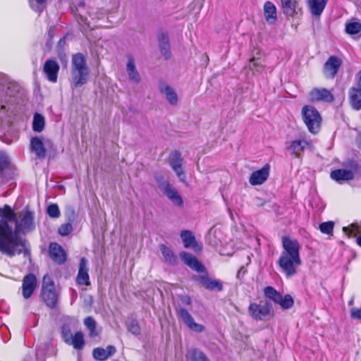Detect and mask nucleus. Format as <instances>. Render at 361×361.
<instances>
[{
    "label": "nucleus",
    "instance_id": "1",
    "mask_svg": "<svg viewBox=\"0 0 361 361\" xmlns=\"http://www.w3.org/2000/svg\"><path fill=\"white\" fill-rule=\"evenodd\" d=\"M0 252L8 257L27 253L28 244L25 238L13 233L8 221L16 219V214L8 204L0 208Z\"/></svg>",
    "mask_w": 361,
    "mask_h": 361
},
{
    "label": "nucleus",
    "instance_id": "2",
    "mask_svg": "<svg viewBox=\"0 0 361 361\" xmlns=\"http://www.w3.org/2000/svg\"><path fill=\"white\" fill-rule=\"evenodd\" d=\"M283 250L278 260L281 271L287 278L295 276L298 267L302 264L300 250L301 245L295 238L283 236L281 239Z\"/></svg>",
    "mask_w": 361,
    "mask_h": 361
},
{
    "label": "nucleus",
    "instance_id": "3",
    "mask_svg": "<svg viewBox=\"0 0 361 361\" xmlns=\"http://www.w3.org/2000/svg\"><path fill=\"white\" fill-rule=\"evenodd\" d=\"M16 228L13 233L19 235L18 233L25 234L32 231L35 228L34 213L27 209H24L16 215Z\"/></svg>",
    "mask_w": 361,
    "mask_h": 361
},
{
    "label": "nucleus",
    "instance_id": "4",
    "mask_svg": "<svg viewBox=\"0 0 361 361\" xmlns=\"http://www.w3.org/2000/svg\"><path fill=\"white\" fill-rule=\"evenodd\" d=\"M302 120L308 130L317 134L320 130L322 117L319 111L312 106H305L302 109Z\"/></svg>",
    "mask_w": 361,
    "mask_h": 361
},
{
    "label": "nucleus",
    "instance_id": "5",
    "mask_svg": "<svg viewBox=\"0 0 361 361\" xmlns=\"http://www.w3.org/2000/svg\"><path fill=\"white\" fill-rule=\"evenodd\" d=\"M42 297L47 306L51 308L56 306L58 295L56 293L54 283L47 276L43 279Z\"/></svg>",
    "mask_w": 361,
    "mask_h": 361
},
{
    "label": "nucleus",
    "instance_id": "6",
    "mask_svg": "<svg viewBox=\"0 0 361 361\" xmlns=\"http://www.w3.org/2000/svg\"><path fill=\"white\" fill-rule=\"evenodd\" d=\"M271 308L267 303L260 305L251 302L248 307L249 315L255 321H262L271 314Z\"/></svg>",
    "mask_w": 361,
    "mask_h": 361
},
{
    "label": "nucleus",
    "instance_id": "7",
    "mask_svg": "<svg viewBox=\"0 0 361 361\" xmlns=\"http://www.w3.org/2000/svg\"><path fill=\"white\" fill-rule=\"evenodd\" d=\"M159 188L163 193L171 200L173 205L181 207L183 204V199L177 190L168 181L163 180L159 183Z\"/></svg>",
    "mask_w": 361,
    "mask_h": 361
},
{
    "label": "nucleus",
    "instance_id": "8",
    "mask_svg": "<svg viewBox=\"0 0 361 361\" xmlns=\"http://www.w3.org/2000/svg\"><path fill=\"white\" fill-rule=\"evenodd\" d=\"M357 167L355 162H351L349 169H340L331 171L330 177L336 182L341 183L343 181L352 180Z\"/></svg>",
    "mask_w": 361,
    "mask_h": 361
},
{
    "label": "nucleus",
    "instance_id": "9",
    "mask_svg": "<svg viewBox=\"0 0 361 361\" xmlns=\"http://www.w3.org/2000/svg\"><path fill=\"white\" fill-rule=\"evenodd\" d=\"M183 159L178 152H173L169 157V165L180 180H185V176L183 169Z\"/></svg>",
    "mask_w": 361,
    "mask_h": 361
},
{
    "label": "nucleus",
    "instance_id": "10",
    "mask_svg": "<svg viewBox=\"0 0 361 361\" xmlns=\"http://www.w3.org/2000/svg\"><path fill=\"white\" fill-rule=\"evenodd\" d=\"M263 16L269 25H274L278 20L277 8L275 4L267 1L263 6Z\"/></svg>",
    "mask_w": 361,
    "mask_h": 361
},
{
    "label": "nucleus",
    "instance_id": "11",
    "mask_svg": "<svg viewBox=\"0 0 361 361\" xmlns=\"http://www.w3.org/2000/svg\"><path fill=\"white\" fill-rule=\"evenodd\" d=\"M49 253L51 259L59 264H63L66 261V253L57 243H51L49 244Z\"/></svg>",
    "mask_w": 361,
    "mask_h": 361
},
{
    "label": "nucleus",
    "instance_id": "12",
    "mask_svg": "<svg viewBox=\"0 0 361 361\" xmlns=\"http://www.w3.org/2000/svg\"><path fill=\"white\" fill-rule=\"evenodd\" d=\"M178 313L190 330L197 333L202 332L204 330V326L196 323L189 312L185 308H179Z\"/></svg>",
    "mask_w": 361,
    "mask_h": 361
},
{
    "label": "nucleus",
    "instance_id": "13",
    "mask_svg": "<svg viewBox=\"0 0 361 361\" xmlns=\"http://www.w3.org/2000/svg\"><path fill=\"white\" fill-rule=\"evenodd\" d=\"M159 90L170 105L173 106L178 105V97L173 87L165 82H161L159 85Z\"/></svg>",
    "mask_w": 361,
    "mask_h": 361
},
{
    "label": "nucleus",
    "instance_id": "14",
    "mask_svg": "<svg viewBox=\"0 0 361 361\" xmlns=\"http://www.w3.org/2000/svg\"><path fill=\"white\" fill-rule=\"evenodd\" d=\"M269 165L266 164L261 169L257 170L251 174L249 178V183L252 185H259L263 184L269 177Z\"/></svg>",
    "mask_w": 361,
    "mask_h": 361
},
{
    "label": "nucleus",
    "instance_id": "15",
    "mask_svg": "<svg viewBox=\"0 0 361 361\" xmlns=\"http://www.w3.org/2000/svg\"><path fill=\"white\" fill-rule=\"evenodd\" d=\"M309 96L312 102H331L334 99L331 92L325 88H314L311 90Z\"/></svg>",
    "mask_w": 361,
    "mask_h": 361
},
{
    "label": "nucleus",
    "instance_id": "16",
    "mask_svg": "<svg viewBox=\"0 0 361 361\" xmlns=\"http://www.w3.org/2000/svg\"><path fill=\"white\" fill-rule=\"evenodd\" d=\"M37 286V279L33 274L26 275L22 284L23 296L25 299H28L32 295Z\"/></svg>",
    "mask_w": 361,
    "mask_h": 361
},
{
    "label": "nucleus",
    "instance_id": "17",
    "mask_svg": "<svg viewBox=\"0 0 361 361\" xmlns=\"http://www.w3.org/2000/svg\"><path fill=\"white\" fill-rule=\"evenodd\" d=\"M341 65V60L336 56H331L324 66V73L326 77L334 78Z\"/></svg>",
    "mask_w": 361,
    "mask_h": 361
},
{
    "label": "nucleus",
    "instance_id": "18",
    "mask_svg": "<svg viewBox=\"0 0 361 361\" xmlns=\"http://www.w3.org/2000/svg\"><path fill=\"white\" fill-rule=\"evenodd\" d=\"M180 257L182 261L192 269L199 273H203L205 271L204 266L192 255L186 252H182L180 253Z\"/></svg>",
    "mask_w": 361,
    "mask_h": 361
},
{
    "label": "nucleus",
    "instance_id": "19",
    "mask_svg": "<svg viewBox=\"0 0 361 361\" xmlns=\"http://www.w3.org/2000/svg\"><path fill=\"white\" fill-rule=\"evenodd\" d=\"M76 281L79 285H90V276L88 274L87 260L82 257L80 260L78 273Z\"/></svg>",
    "mask_w": 361,
    "mask_h": 361
},
{
    "label": "nucleus",
    "instance_id": "20",
    "mask_svg": "<svg viewBox=\"0 0 361 361\" xmlns=\"http://www.w3.org/2000/svg\"><path fill=\"white\" fill-rule=\"evenodd\" d=\"M71 87L77 88L86 84L90 78V69L84 71H71Z\"/></svg>",
    "mask_w": 361,
    "mask_h": 361
},
{
    "label": "nucleus",
    "instance_id": "21",
    "mask_svg": "<svg viewBox=\"0 0 361 361\" xmlns=\"http://www.w3.org/2000/svg\"><path fill=\"white\" fill-rule=\"evenodd\" d=\"M43 70L50 82H56L59 71V65L57 62L51 59L47 60L44 65Z\"/></svg>",
    "mask_w": 361,
    "mask_h": 361
},
{
    "label": "nucleus",
    "instance_id": "22",
    "mask_svg": "<svg viewBox=\"0 0 361 361\" xmlns=\"http://www.w3.org/2000/svg\"><path fill=\"white\" fill-rule=\"evenodd\" d=\"M309 145L308 142L304 140H295L290 142L286 149L290 154L295 157H300L305 148Z\"/></svg>",
    "mask_w": 361,
    "mask_h": 361
},
{
    "label": "nucleus",
    "instance_id": "23",
    "mask_svg": "<svg viewBox=\"0 0 361 361\" xmlns=\"http://www.w3.org/2000/svg\"><path fill=\"white\" fill-rule=\"evenodd\" d=\"M180 238L185 248H192L195 252L201 250V246L197 244L195 235L190 231L184 230L181 231Z\"/></svg>",
    "mask_w": 361,
    "mask_h": 361
},
{
    "label": "nucleus",
    "instance_id": "24",
    "mask_svg": "<svg viewBox=\"0 0 361 361\" xmlns=\"http://www.w3.org/2000/svg\"><path fill=\"white\" fill-rule=\"evenodd\" d=\"M85 56L81 53H77L72 56L71 59V71L88 70Z\"/></svg>",
    "mask_w": 361,
    "mask_h": 361
},
{
    "label": "nucleus",
    "instance_id": "25",
    "mask_svg": "<svg viewBox=\"0 0 361 361\" xmlns=\"http://www.w3.org/2000/svg\"><path fill=\"white\" fill-rule=\"evenodd\" d=\"M30 149L39 159H44L46 157L47 151L44 146L42 140L38 137H32L30 140Z\"/></svg>",
    "mask_w": 361,
    "mask_h": 361
},
{
    "label": "nucleus",
    "instance_id": "26",
    "mask_svg": "<svg viewBox=\"0 0 361 361\" xmlns=\"http://www.w3.org/2000/svg\"><path fill=\"white\" fill-rule=\"evenodd\" d=\"M126 71L130 80L136 84L140 82V75L136 69L135 61L131 56L128 57V59Z\"/></svg>",
    "mask_w": 361,
    "mask_h": 361
},
{
    "label": "nucleus",
    "instance_id": "27",
    "mask_svg": "<svg viewBox=\"0 0 361 361\" xmlns=\"http://www.w3.org/2000/svg\"><path fill=\"white\" fill-rule=\"evenodd\" d=\"M115 352L116 348L113 345H108L105 349L102 348H97L94 349L92 355L94 359L104 361L114 355Z\"/></svg>",
    "mask_w": 361,
    "mask_h": 361
},
{
    "label": "nucleus",
    "instance_id": "28",
    "mask_svg": "<svg viewBox=\"0 0 361 361\" xmlns=\"http://www.w3.org/2000/svg\"><path fill=\"white\" fill-rule=\"evenodd\" d=\"M349 99L355 110L361 109V88L353 87L349 90Z\"/></svg>",
    "mask_w": 361,
    "mask_h": 361
},
{
    "label": "nucleus",
    "instance_id": "29",
    "mask_svg": "<svg viewBox=\"0 0 361 361\" xmlns=\"http://www.w3.org/2000/svg\"><path fill=\"white\" fill-rule=\"evenodd\" d=\"M328 0H309L308 6L312 15L320 16L323 12Z\"/></svg>",
    "mask_w": 361,
    "mask_h": 361
},
{
    "label": "nucleus",
    "instance_id": "30",
    "mask_svg": "<svg viewBox=\"0 0 361 361\" xmlns=\"http://www.w3.org/2000/svg\"><path fill=\"white\" fill-rule=\"evenodd\" d=\"M281 8L284 15L293 16L295 13L297 0H281Z\"/></svg>",
    "mask_w": 361,
    "mask_h": 361
},
{
    "label": "nucleus",
    "instance_id": "31",
    "mask_svg": "<svg viewBox=\"0 0 361 361\" xmlns=\"http://www.w3.org/2000/svg\"><path fill=\"white\" fill-rule=\"evenodd\" d=\"M158 39L161 54L164 55L165 59H169L171 56V53L168 36L165 34H161L159 36Z\"/></svg>",
    "mask_w": 361,
    "mask_h": 361
},
{
    "label": "nucleus",
    "instance_id": "32",
    "mask_svg": "<svg viewBox=\"0 0 361 361\" xmlns=\"http://www.w3.org/2000/svg\"><path fill=\"white\" fill-rule=\"evenodd\" d=\"M160 250L166 262L171 264H176L177 263V257L169 247H166L164 245H161L160 246Z\"/></svg>",
    "mask_w": 361,
    "mask_h": 361
},
{
    "label": "nucleus",
    "instance_id": "33",
    "mask_svg": "<svg viewBox=\"0 0 361 361\" xmlns=\"http://www.w3.org/2000/svg\"><path fill=\"white\" fill-rule=\"evenodd\" d=\"M343 231L348 238L355 237L361 232V224H351L348 226L343 227Z\"/></svg>",
    "mask_w": 361,
    "mask_h": 361
},
{
    "label": "nucleus",
    "instance_id": "34",
    "mask_svg": "<svg viewBox=\"0 0 361 361\" xmlns=\"http://www.w3.org/2000/svg\"><path fill=\"white\" fill-rule=\"evenodd\" d=\"M266 298L276 304L279 301L281 293L271 286H267L264 290Z\"/></svg>",
    "mask_w": 361,
    "mask_h": 361
},
{
    "label": "nucleus",
    "instance_id": "35",
    "mask_svg": "<svg viewBox=\"0 0 361 361\" xmlns=\"http://www.w3.org/2000/svg\"><path fill=\"white\" fill-rule=\"evenodd\" d=\"M69 345H73L75 349H80L84 345V336L81 331L77 332L74 336H72Z\"/></svg>",
    "mask_w": 361,
    "mask_h": 361
},
{
    "label": "nucleus",
    "instance_id": "36",
    "mask_svg": "<svg viewBox=\"0 0 361 361\" xmlns=\"http://www.w3.org/2000/svg\"><path fill=\"white\" fill-rule=\"evenodd\" d=\"M186 357L191 361H208L204 353L197 349L190 350Z\"/></svg>",
    "mask_w": 361,
    "mask_h": 361
},
{
    "label": "nucleus",
    "instance_id": "37",
    "mask_svg": "<svg viewBox=\"0 0 361 361\" xmlns=\"http://www.w3.org/2000/svg\"><path fill=\"white\" fill-rule=\"evenodd\" d=\"M84 324L89 331L90 337H94L98 335L96 330V321L92 317H87L84 320Z\"/></svg>",
    "mask_w": 361,
    "mask_h": 361
},
{
    "label": "nucleus",
    "instance_id": "38",
    "mask_svg": "<svg viewBox=\"0 0 361 361\" xmlns=\"http://www.w3.org/2000/svg\"><path fill=\"white\" fill-rule=\"evenodd\" d=\"M202 283L204 287L209 290H221L223 288L221 283L217 280H212L203 277Z\"/></svg>",
    "mask_w": 361,
    "mask_h": 361
},
{
    "label": "nucleus",
    "instance_id": "39",
    "mask_svg": "<svg viewBox=\"0 0 361 361\" xmlns=\"http://www.w3.org/2000/svg\"><path fill=\"white\" fill-rule=\"evenodd\" d=\"M281 308L288 310L293 307L294 304L293 298L290 295H286L283 297L281 295L279 301L276 302Z\"/></svg>",
    "mask_w": 361,
    "mask_h": 361
},
{
    "label": "nucleus",
    "instance_id": "40",
    "mask_svg": "<svg viewBox=\"0 0 361 361\" xmlns=\"http://www.w3.org/2000/svg\"><path fill=\"white\" fill-rule=\"evenodd\" d=\"M44 127V118L40 114H36L34 116L32 128L36 132H41Z\"/></svg>",
    "mask_w": 361,
    "mask_h": 361
},
{
    "label": "nucleus",
    "instance_id": "41",
    "mask_svg": "<svg viewBox=\"0 0 361 361\" xmlns=\"http://www.w3.org/2000/svg\"><path fill=\"white\" fill-rule=\"evenodd\" d=\"M361 30V23L359 22H350L345 25V31L349 35H355Z\"/></svg>",
    "mask_w": 361,
    "mask_h": 361
},
{
    "label": "nucleus",
    "instance_id": "42",
    "mask_svg": "<svg viewBox=\"0 0 361 361\" xmlns=\"http://www.w3.org/2000/svg\"><path fill=\"white\" fill-rule=\"evenodd\" d=\"M334 227V223L333 221H326L322 223L319 225V230L322 233L331 235Z\"/></svg>",
    "mask_w": 361,
    "mask_h": 361
},
{
    "label": "nucleus",
    "instance_id": "43",
    "mask_svg": "<svg viewBox=\"0 0 361 361\" xmlns=\"http://www.w3.org/2000/svg\"><path fill=\"white\" fill-rule=\"evenodd\" d=\"M47 214L51 218H58L60 216V210L57 204H51L47 207Z\"/></svg>",
    "mask_w": 361,
    "mask_h": 361
},
{
    "label": "nucleus",
    "instance_id": "44",
    "mask_svg": "<svg viewBox=\"0 0 361 361\" xmlns=\"http://www.w3.org/2000/svg\"><path fill=\"white\" fill-rule=\"evenodd\" d=\"M73 231L71 223H66L62 224L58 230L59 234L61 236H66L69 235Z\"/></svg>",
    "mask_w": 361,
    "mask_h": 361
},
{
    "label": "nucleus",
    "instance_id": "45",
    "mask_svg": "<svg viewBox=\"0 0 361 361\" xmlns=\"http://www.w3.org/2000/svg\"><path fill=\"white\" fill-rule=\"evenodd\" d=\"M128 329L134 335H138L140 333V328L137 321L133 319L128 323Z\"/></svg>",
    "mask_w": 361,
    "mask_h": 361
},
{
    "label": "nucleus",
    "instance_id": "46",
    "mask_svg": "<svg viewBox=\"0 0 361 361\" xmlns=\"http://www.w3.org/2000/svg\"><path fill=\"white\" fill-rule=\"evenodd\" d=\"M47 0H30V4L33 10L40 13L42 11V5Z\"/></svg>",
    "mask_w": 361,
    "mask_h": 361
},
{
    "label": "nucleus",
    "instance_id": "47",
    "mask_svg": "<svg viewBox=\"0 0 361 361\" xmlns=\"http://www.w3.org/2000/svg\"><path fill=\"white\" fill-rule=\"evenodd\" d=\"M62 334L64 338V341L66 343H68L71 338H72L73 334L71 332L70 329L68 326H63L62 328Z\"/></svg>",
    "mask_w": 361,
    "mask_h": 361
},
{
    "label": "nucleus",
    "instance_id": "48",
    "mask_svg": "<svg viewBox=\"0 0 361 361\" xmlns=\"http://www.w3.org/2000/svg\"><path fill=\"white\" fill-rule=\"evenodd\" d=\"M8 164V158L4 152H0V170H2Z\"/></svg>",
    "mask_w": 361,
    "mask_h": 361
},
{
    "label": "nucleus",
    "instance_id": "49",
    "mask_svg": "<svg viewBox=\"0 0 361 361\" xmlns=\"http://www.w3.org/2000/svg\"><path fill=\"white\" fill-rule=\"evenodd\" d=\"M67 215L68 220L73 221L75 216V210L73 207H70L67 209Z\"/></svg>",
    "mask_w": 361,
    "mask_h": 361
},
{
    "label": "nucleus",
    "instance_id": "50",
    "mask_svg": "<svg viewBox=\"0 0 361 361\" xmlns=\"http://www.w3.org/2000/svg\"><path fill=\"white\" fill-rule=\"evenodd\" d=\"M181 301L185 304V305H190L191 304V299L188 296H183L181 298Z\"/></svg>",
    "mask_w": 361,
    "mask_h": 361
},
{
    "label": "nucleus",
    "instance_id": "51",
    "mask_svg": "<svg viewBox=\"0 0 361 361\" xmlns=\"http://www.w3.org/2000/svg\"><path fill=\"white\" fill-rule=\"evenodd\" d=\"M358 76H359V78H358L356 87L361 88V70L359 71Z\"/></svg>",
    "mask_w": 361,
    "mask_h": 361
},
{
    "label": "nucleus",
    "instance_id": "52",
    "mask_svg": "<svg viewBox=\"0 0 361 361\" xmlns=\"http://www.w3.org/2000/svg\"><path fill=\"white\" fill-rule=\"evenodd\" d=\"M357 244L361 247V235L358 236L356 239Z\"/></svg>",
    "mask_w": 361,
    "mask_h": 361
},
{
    "label": "nucleus",
    "instance_id": "53",
    "mask_svg": "<svg viewBox=\"0 0 361 361\" xmlns=\"http://www.w3.org/2000/svg\"><path fill=\"white\" fill-rule=\"evenodd\" d=\"M256 66L255 61V59H252L250 61V66L252 67V66Z\"/></svg>",
    "mask_w": 361,
    "mask_h": 361
},
{
    "label": "nucleus",
    "instance_id": "54",
    "mask_svg": "<svg viewBox=\"0 0 361 361\" xmlns=\"http://www.w3.org/2000/svg\"><path fill=\"white\" fill-rule=\"evenodd\" d=\"M353 304V299H352L350 302H349V305H351Z\"/></svg>",
    "mask_w": 361,
    "mask_h": 361
},
{
    "label": "nucleus",
    "instance_id": "55",
    "mask_svg": "<svg viewBox=\"0 0 361 361\" xmlns=\"http://www.w3.org/2000/svg\"><path fill=\"white\" fill-rule=\"evenodd\" d=\"M359 142H360V145H361V135L359 137Z\"/></svg>",
    "mask_w": 361,
    "mask_h": 361
},
{
    "label": "nucleus",
    "instance_id": "56",
    "mask_svg": "<svg viewBox=\"0 0 361 361\" xmlns=\"http://www.w3.org/2000/svg\"><path fill=\"white\" fill-rule=\"evenodd\" d=\"M24 361H31L30 359L27 358Z\"/></svg>",
    "mask_w": 361,
    "mask_h": 361
},
{
    "label": "nucleus",
    "instance_id": "57",
    "mask_svg": "<svg viewBox=\"0 0 361 361\" xmlns=\"http://www.w3.org/2000/svg\"><path fill=\"white\" fill-rule=\"evenodd\" d=\"M42 361H44V360H42Z\"/></svg>",
    "mask_w": 361,
    "mask_h": 361
}]
</instances>
